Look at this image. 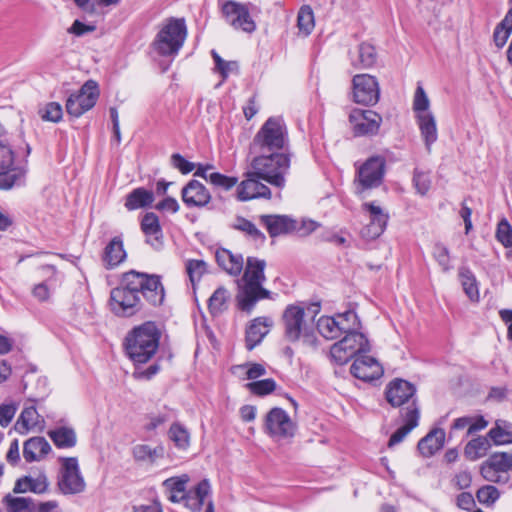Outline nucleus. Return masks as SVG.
<instances>
[{
    "label": "nucleus",
    "mask_w": 512,
    "mask_h": 512,
    "mask_svg": "<svg viewBox=\"0 0 512 512\" xmlns=\"http://www.w3.org/2000/svg\"><path fill=\"white\" fill-rule=\"evenodd\" d=\"M62 116V106L57 102H50L44 108L42 119L45 121L57 123L62 119Z\"/></svg>",
    "instance_id": "69168bd1"
},
{
    "label": "nucleus",
    "mask_w": 512,
    "mask_h": 512,
    "mask_svg": "<svg viewBox=\"0 0 512 512\" xmlns=\"http://www.w3.org/2000/svg\"><path fill=\"white\" fill-rule=\"evenodd\" d=\"M140 294L153 306H159L165 298L160 277L130 270L122 275L120 285L110 292L111 311L120 317H131L141 310Z\"/></svg>",
    "instance_id": "f257e3e1"
},
{
    "label": "nucleus",
    "mask_w": 512,
    "mask_h": 512,
    "mask_svg": "<svg viewBox=\"0 0 512 512\" xmlns=\"http://www.w3.org/2000/svg\"><path fill=\"white\" fill-rule=\"evenodd\" d=\"M353 100L361 105L373 106L379 101L377 79L369 74H357L352 79Z\"/></svg>",
    "instance_id": "9b49d317"
},
{
    "label": "nucleus",
    "mask_w": 512,
    "mask_h": 512,
    "mask_svg": "<svg viewBox=\"0 0 512 512\" xmlns=\"http://www.w3.org/2000/svg\"><path fill=\"white\" fill-rule=\"evenodd\" d=\"M476 497L480 503L490 505L498 500L500 492L495 486L486 485L477 491Z\"/></svg>",
    "instance_id": "13d9d810"
},
{
    "label": "nucleus",
    "mask_w": 512,
    "mask_h": 512,
    "mask_svg": "<svg viewBox=\"0 0 512 512\" xmlns=\"http://www.w3.org/2000/svg\"><path fill=\"white\" fill-rule=\"evenodd\" d=\"M234 374L245 373L247 379H256L266 374V370L262 364L254 363L249 368L247 365H237L232 368Z\"/></svg>",
    "instance_id": "052dcab7"
},
{
    "label": "nucleus",
    "mask_w": 512,
    "mask_h": 512,
    "mask_svg": "<svg viewBox=\"0 0 512 512\" xmlns=\"http://www.w3.org/2000/svg\"><path fill=\"white\" fill-rule=\"evenodd\" d=\"M216 261L230 275L237 276L243 269V257L240 254H232L227 249H218L215 254Z\"/></svg>",
    "instance_id": "7c9ffc66"
},
{
    "label": "nucleus",
    "mask_w": 512,
    "mask_h": 512,
    "mask_svg": "<svg viewBox=\"0 0 512 512\" xmlns=\"http://www.w3.org/2000/svg\"><path fill=\"white\" fill-rule=\"evenodd\" d=\"M51 450L49 442L42 436L31 437L23 443V457L28 463L43 460Z\"/></svg>",
    "instance_id": "b1692460"
},
{
    "label": "nucleus",
    "mask_w": 512,
    "mask_h": 512,
    "mask_svg": "<svg viewBox=\"0 0 512 512\" xmlns=\"http://www.w3.org/2000/svg\"><path fill=\"white\" fill-rule=\"evenodd\" d=\"M416 387L403 379L393 380L387 387L386 399L393 407H400L407 404L409 407L414 401L417 404L415 397Z\"/></svg>",
    "instance_id": "dca6fc26"
},
{
    "label": "nucleus",
    "mask_w": 512,
    "mask_h": 512,
    "mask_svg": "<svg viewBox=\"0 0 512 512\" xmlns=\"http://www.w3.org/2000/svg\"><path fill=\"white\" fill-rule=\"evenodd\" d=\"M250 164L255 175L272 186L282 189L290 169V154L287 152H258Z\"/></svg>",
    "instance_id": "20e7f679"
},
{
    "label": "nucleus",
    "mask_w": 512,
    "mask_h": 512,
    "mask_svg": "<svg viewBox=\"0 0 512 512\" xmlns=\"http://www.w3.org/2000/svg\"><path fill=\"white\" fill-rule=\"evenodd\" d=\"M363 208L368 211L370 215V222L363 229V235L371 239L379 237L386 228L388 215L383 212L380 206L374 203H364Z\"/></svg>",
    "instance_id": "4be33fe9"
},
{
    "label": "nucleus",
    "mask_w": 512,
    "mask_h": 512,
    "mask_svg": "<svg viewBox=\"0 0 512 512\" xmlns=\"http://www.w3.org/2000/svg\"><path fill=\"white\" fill-rule=\"evenodd\" d=\"M486 462L499 470L500 473L502 472L508 474V471L512 470V453H494L488 458Z\"/></svg>",
    "instance_id": "09e8293b"
},
{
    "label": "nucleus",
    "mask_w": 512,
    "mask_h": 512,
    "mask_svg": "<svg viewBox=\"0 0 512 512\" xmlns=\"http://www.w3.org/2000/svg\"><path fill=\"white\" fill-rule=\"evenodd\" d=\"M297 24L299 30L305 35H309L311 33L314 28V14L309 6L301 7L298 13Z\"/></svg>",
    "instance_id": "8fccbe9b"
},
{
    "label": "nucleus",
    "mask_w": 512,
    "mask_h": 512,
    "mask_svg": "<svg viewBox=\"0 0 512 512\" xmlns=\"http://www.w3.org/2000/svg\"><path fill=\"white\" fill-rule=\"evenodd\" d=\"M169 437L179 448L185 449L189 445V433L179 424H173L170 427Z\"/></svg>",
    "instance_id": "5fc2aeb1"
},
{
    "label": "nucleus",
    "mask_w": 512,
    "mask_h": 512,
    "mask_svg": "<svg viewBox=\"0 0 512 512\" xmlns=\"http://www.w3.org/2000/svg\"><path fill=\"white\" fill-rule=\"evenodd\" d=\"M14 164V152L4 142L0 141V169L16 167Z\"/></svg>",
    "instance_id": "338daca9"
},
{
    "label": "nucleus",
    "mask_w": 512,
    "mask_h": 512,
    "mask_svg": "<svg viewBox=\"0 0 512 512\" xmlns=\"http://www.w3.org/2000/svg\"><path fill=\"white\" fill-rule=\"evenodd\" d=\"M288 142V132L284 121L271 117L255 135L252 147L256 152H279L286 150Z\"/></svg>",
    "instance_id": "0eeeda50"
},
{
    "label": "nucleus",
    "mask_w": 512,
    "mask_h": 512,
    "mask_svg": "<svg viewBox=\"0 0 512 512\" xmlns=\"http://www.w3.org/2000/svg\"><path fill=\"white\" fill-rule=\"evenodd\" d=\"M341 340L347 342L348 348L354 350L355 355L370 350L368 339L359 330L345 333Z\"/></svg>",
    "instance_id": "a18cd8bd"
},
{
    "label": "nucleus",
    "mask_w": 512,
    "mask_h": 512,
    "mask_svg": "<svg viewBox=\"0 0 512 512\" xmlns=\"http://www.w3.org/2000/svg\"><path fill=\"white\" fill-rule=\"evenodd\" d=\"M233 0L225 1L221 7L226 22L235 30L245 33H253L256 30V23L250 15L249 6Z\"/></svg>",
    "instance_id": "9d476101"
},
{
    "label": "nucleus",
    "mask_w": 512,
    "mask_h": 512,
    "mask_svg": "<svg viewBox=\"0 0 512 512\" xmlns=\"http://www.w3.org/2000/svg\"><path fill=\"white\" fill-rule=\"evenodd\" d=\"M141 229L147 237V242L156 249L162 245V229L158 216L149 212L146 213L141 221Z\"/></svg>",
    "instance_id": "cd10ccee"
},
{
    "label": "nucleus",
    "mask_w": 512,
    "mask_h": 512,
    "mask_svg": "<svg viewBox=\"0 0 512 512\" xmlns=\"http://www.w3.org/2000/svg\"><path fill=\"white\" fill-rule=\"evenodd\" d=\"M416 120L425 146L428 152H430L432 144L435 143L438 138L435 117L432 113H422L416 116Z\"/></svg>",
    "instance_id": "c756f323"
},
{
    "label": "nucleus",
    "mask_w": 512,
    "mask_h": 512,
    "mask_svg": "<svg viewBox=\"0 0 512 512\" xmlns=\"http://www.w3.org/2000/svg\"><path fill=\"white\" fill-rule=\"evenodd\" d=\"M187 274L193 286L207 271V265L203 260H189L186 264Z\"/></svg>",
    "instance_id": "864d4df0"
},
{
    "label": "nucleus",
    "mask_w": 512,
    "mask_h": 512,
    "mask_svg": "<svg viewBox=\"0 0 512 512\" xmlns=\"http://www.w3.org/2000/svg\"><path fill=\"white\" fill-rule=\"evenodd\" d=\"M44 424V418L38 413L34 404L30 403L22 409L14 424V430L21 435H26L31 431L42 430Z\"/></svg>",
    "instance_id": "aec40b11"
},
{
    "label": "nucleus",
    "mask_w": 512,
    "mask_h": 512,
    "mask_svg": "<svg viewBox=\"0 0 512 512\" xmlns=\"http://www.w3.org/2000/svg\"><path fill=\"white\" fill-rule=\"evenodd\" d=\"M31 152L30 146L26 145V157ZM28 160H25L13 168L0 169V190H10L14 186H22L25 183L28 171Z\"/></svg>",
    "instance_id": "412c9836"
},
{
    "label": "nucleus",
    "mask_w": 512,
    "mask_h": 512,
    "mask_svg": "<svg viewBox=\"0 0 512 512\" xmlns=\"http://www.w3.org/2000/svg\"><path fill=\"white\" fill-rule=\"evenodd\" d=\"M259 220L271 237L290 233L297 228L296 221L287 215H261Z\"/></svg>",
    "instance_id": "5701e85b"
},
{
    "label": "nucleus",
    "mask_w": 512,
    "mask_h": 512,
    "mask_svg": "<svg viewBox=\"0 0 512 512\" xmlns=\"http://www.w3.org/2000/svg\"><path fill=\"white\" fill-rule=\"evenodd\" d=\"M161 332L153 322H145L130 331L125 338L129 358L138 364L148 362L159 347Z\"/></svg>",
    "instance_id": "7ed1b4c3"
},
{
    "label": "nucleus",
    "mask_w": 512,
    "mask_h": 512,
    "mask_svg": "<svg viewBox=\"0 0 512 512\" xmlns=\"http://www.w3.org/2000/svg\"><path fill=\"white\" fill-rule=\"evenodd\" d=\"M48 436L58 448H72L76 445L77 437L73 428L61 426L48 431Z\"/></svg>",
    "instance_id": "f704fd0d"
},
{
    "label": "nucleus",
    "mask_w": 512,
    "mask_h": 512,
    "mask_svg": "<svg viewBox=\"0 0 512 512\" xmlns=\"http://www.w3.org/2000/svg\"><path fill=\"white\" fill-rule=\"evenodd\" d=\"M232 228L243 232L253 240H265V235L255 226V224L244 217H237L232 224Z\"/></svg>",
    "instance_id": "de8ad7c7"
},
{
    "label": "nucleus",
    "mask_w": 512,
    "mask_h": 512,
    "mask_svg": "<svg viewBox=\"0 0 512 512\" xmlns=\"http://www.w3.org/2000/svg\"><path fill=\"white\" fill-rule=\"evenodd\" d=\"M265 267V260L255 257L247 258L244 274L238 281L239 291L236 299L240 310L250 313L257 301L269 297L270 291L262 286L266 280Z\"/></svg>",
    "instance_id": "f03ea898"
},
{
    "label": "nucleus",
    "mask_w": 512,
    "mask_h": 512,
    "mask_svg": "<svg viewBox=\"0 0 512 512\" xmlns=\"http://www.w3.org/2000/svg\"><path fill=\"white\" fill-rule=\"evenodd\" d=\"M404 425L398 428L390 437L388 446L392 447L400 443L415 427L418 426L420 409L415 401L409 407H403L400 411Z\"/></svg>",
    "instance_id": "6ab92c4d"
},
{
    "label": "nucleus",
    "mask_w": 512,
    "mask_h": 512,
    "mask_svg": "<svg viewBox=\"0 0 512 512\" xmlns=\"http://www.w3.org/2000/svg\"><path fill=\"white\" fill-rule=\"evenodd\" d=\"M483 478L489 482L505 484L509 481V475L500 473L499 470L492 467L488 462H484L480 469Z\"/></svg>",
    "instance_id": "3c124183"
},
{
    "label": "nucleus",
    "mask_w": 512,
    "mask_h": 512,
    "mask_svg": "<svg viewBox=\"0 0 512 512\" xmlns=\"http://www.w3.org/2000/svg\"><path fill=\"white\" fill-rule=\"evenodd\" d=\"M187 37L184 19H169L159 30L151 46L160 56L174 57L182 48Z\"/></svg>",
    "instance_id": "423d86ee"
},
{
    "label": "nucleus",
    "mask_w": 512,
    "mask_h": 512,
    "mask_svg": "<svg viewBox=\"0 0 512 512\" xmlns=\"http://www.w3.org/2000/svg\"><path fill=\"white\" fill-rule=\"evenodd\" d=\"M18 409L16 402H8L0 404V426L6 428L12 422Z\"/></svg>",
    "instance_id": "680f3d73"
},
{
    "label": "nucleus",
    "mask_w": 512,
    "mask_h": 512,
    "mask_svg": "<svg viewBox=\"0 0 512 512\" xmlns=\"http://www.w3.org/2000/svg\"><path fill=\"white\" fill-rule=\"evenodd\" d=\"M349 122L355 136L375 135L379 131L382 117L375 111L356 108L351 111Z\"/></svg>",
    "instance_id": "ddd939ff"
},
{
    "label": "nucleus",
    "mask_w": 512,
    "mask_h": 512,
    "mask_svg": "<svg viewBox=\"0 0 512 512\" xmlns=\"http://www.w3.org/2000/svg\"><path fill=\"white\" fill-rule=\"evenodd\" d=\"M246 387L255 395L263 396L273 392L276 383L273 379L268 378L259 381H253L246 384Z\"/></svg>",
    "instance_id": "6e6d98bb"
},
{
    "label": "nucleus",
    "mask_w": 512,
    "mask_h": 512,
    "mask_svg": "<svg viewBox=\"0 0 512 512\" xmlns=\"http://www.w3.org/2000/svg\"><path fill=\"white\" fill-rule=\"evenodd\" d=\"M377 61L375 47L363 42L359 45L356 57H351V64L357 69H367L372 67Z\"/></svg>",
    "instance_id": "72a5a7b5"
},
{
    "label": "nucleus",
    "mask_w": 512,
    "mask_h": 512,
    "mask_svg": "<svg viewBox=\"0 0 512 512\" xmlns=\"http://www.w3.org/2000/svg\"><path fill=\"white\" fill-rule=\"evenodd\" d=\"M47 488L48 482L45 475H39L36 478L24 476L16 481L13 492L26 493L30 491L36 494H42L46 492Z\"/></svg>",
    "instance_id": "473e14b6"
},
{
    "label": "nucleus",
    "mask_w": 512,
    "mask_h": 512,
    "mask_svg": "<svg viewBox=\"0 0 512 512\" xmlns=\"http://www.w3.org/2000/svg\"><path fill=\"white\" fill-rule=\"evenodd\" d=\"M230 294L224 287L217 288L208 300V308L213 316L222 314L228 308Z\"/></svg>",
    "instance_id": "4c0bfd02"
},
{
    "label": "nucleus",
    "mask_w": 512,
    "mask_h": 512,
    "mask_svg": "<svg viewBox=\"0 0 512 512\" xmlns=\"http://www.w3.org/2000/svg\"><path fill=\"white\" fill-rule=\"evenodd\" d=\"M413 183L414 187L416 188L417 192L424 196L427 194V192L430 189L431 186V179L429 174L419 171L418 169H415L414 175H413Z\"/></svg>",
    "instance_id": "0e129e2a"
},
{
    "label": "nucleus",
    "mask_w": 512,
    "mask_h": 512,
    "mask_svg": "<svg viewBox=\"0 0 512 512\" xmlns=\"http://www.w3.org/2000/svg\"><path fill=\"white\" fill-rule=\"evenodd\" d=\"M126 256L122 237L115 236L104 248L102 262L105 268L113 269L120 265Z\"/></svg>",
    "instance_id": "a878e982"
},
{
    "label": "nucleus",
    "mask_w": 512,
    "mask_h": 512,
    "mask_svg": "<svg viewBox=\"0 0 512 512\" xmlns=\"http://www.w3.org/2000/svg\"><path fill=\"white\" fill-rule=\"evenodd\" d=\"M211 492V486L207 479L200 481L193 489L186 491L182 500L190 510L197 512L205 505L206 499Z\"/></svg>",
    "instance_id": "bb28decb"
},
{
    "label": "nucleus",
    "mask_w": 512,
    "mask_h": 512,
    "mask_svg": "<svg viewBox=\"0 0 512 512\" xmlns=\"http://www.w3.org/2000/svg\"><path fill=\"white\" fill-rule=\"evenodd\" d=\"M433 257L444 272H448L451 269L450 254L446 246L441 243L435 244L433 249Z\"/></svg>",
    "instance_id": "bf43d9fd"
},
{
    "label": "nucleus",
    "mask_w": 512,
    "mask_h": 512,
    "mask_svg": "<svg viewBox=\"0 0 512 512\" xmlns=\"http://www.w3.org/2000/svg\"><path fill=\"white\" fill-rule=\"evenodd\" d=\"M296 431V422L282 408L274 407L266 414L264 432L275 441L291 439Z\"/></svg>",
    "instance_id": "6e6552de"
},
{
    "label": "nucleus",
    "mask_w": 512,
    "mask_h": 512,
    "mask_svg": "<svg viewBox=\"0 0 512 512\" xmlns=\"http://www.w3.org/2000/svg\"><path fill=\"white\" fill-rule=\"evenodd\" d=\"M496 238L505 247L512 246V228L506 219H502L497 226Z\"/></svg>",
    "instance_id": "e2e57ef3"
},
{
    "label": "nucleus",
    "mask_w": 512,
    "mask_h": 512,
    "mask_svg": "<svg viewBox=\"0 0 512 512\" xmlns=\"http://www.w3.org/2000/svg\"><path fill=\"white\" fill-rule=\"evenodd\" d=\"M181 198L188 208H202L211 201V194L204 184L193 179L182 188Z\"/></svg>",
    "instance_id": "a211bd4d"
},
{
    "label": "nucleus",
    "mask_w": 512,
    "mask_h": 512,
    "mask_svg": "<svg viewBox=\"0 0 512 512\" xmlns=\"http://www.w3.org/2000/svg\"><path fill=\"white\" fill-rule=\"evenodd\" d=\"M188 481L189 477L187 475H182L180 477L166 479L163 482V486L168 491V499L171 502H182L186 493V484Z\"/></svg>",
    "instance_id": "c9c22d12"
},
{
    "label": "nucleus",
    "mask_w": 512,
    "mask_h": 512,
    "mask_svg": "<svg viewBox=\"0 0 512 512\" xmlns=\"http://www.w3.org/2000/svg\"><path fill=\"white\" fill-rule=\"evenodd\" d=\"M430 101L422 86H418L413 99V110L416 116L422 113H432L429 111Z\"/></svg>",
    "instance_id": "603ef678"
},
{
    "label": "nucleus",
    "mask_w": 512,
    "mask_h": 512,
    "mask_svg": "<svg viewBox=\"0 0 512 512\" xmlns=\"http://www.w3.org/2000/svg\"><path fill=\"white\" fill-rule=\"evenodd\" d=\"M9 512H34L35 503L30 497H13L10 494L3 499Z\"/></svg>",
    "instance_id": "37998d69"
},
{
    "label": "nucleus",
    "mask_w": 512,
    "mask_h": 512,
    "mask_svg": "<svg viewBox=\"0 0 512 512\" xmlns=\"http://www.w3.org/2000/svg\"><path fill=\"white\" fill-rule=\"evenodd\" d=\"M98 97L99 88L97 82L88 80L78 92L68 97L66 111L70 116L78 118L95 106Z\"/></svg>",
    "instance_id": "1a4fd4ad"
},
{
    "label": "nucleus",
    "mask_w": 512,
    "mask_h": 512,
    "mask_svg": "<svg viewBox=\"0 0 512 512\" xmlns=\"http://www.w3.org/2000/svg\"><path fill=\"white\" fill-rule=\"evenodd\" d=\"M385 169V159L373 156L367 159L358 170V182L362 189H371L381 184Z\"/></svg>",
    "instance_id": "2eb2a0df"
},
{
    "label": "nucleus",
    "mask_w": 512,
    "mask_h": 512,
    "mask_svg": "<svg viewBox=\"0 0 512 512\" xmlns=\"http://www.w3.org/2000/svg\"><path fill=\"white\" fill-rule=\"evenodd\" d=\"M330 355L332 360L339 365L346 364L352 357L355 356L354 350L348 348L347 342L342 340L332 345L330 349Z\"/></svg>",
    "instance_id": "49530a36"
},
{
    "label": "nucleus",
    "mask_w": 512,
    "mask_h": 512,
    "mask_svg": "<svg viewBox=\"0 0 512 512\" xmlns=\"http://www.w3.org/2000/svg\"><path fill=\"white\" fill-rule=\"evenodd\" d=\"M272 321L267 317H257L253 319L246 329V348L254 349L260 344L263 338L269 333Z\"/></svg>",
    "instance_id": "393cba45"
},
{
    "label": "nucleus",
    "mask_w": 512,
    "mask_h": 512,
    "mask_svg": "<svg viewBox=\"0 0 512 512\" xmlns=\"http://www.w3.org/2000/svg\"><path fill=\"white\" fill-rule=\"evenodd\" d=\"M336 322H339L338 326L342 334L360 330L361 322L358 315L353 310H347L343 313H338L334 316Z\"/></svg>",
    "instance_id": "79ce46f5"
},
{
    "label": "nucleus",
    "mask_w": 512,
    "mask_h": 512,
    "mask_svg": "<svg viewBox=\"0 0 512 512\" xmlns=\"http://www.w3.org/2000/svg\"><path fill=\"white\" fill-rule=\"evenodd\" d=\"M210 178V184H212L215 188L222 189L224 191H229L232 189L238 182L237 177L226 176L219 172H212Z\"/></svg>",
    "instance_id": "4d7b16f0"
},
{
    "label": "nucleus",
    "mask_w": 512,
    "mask_h": 512,
    "mask_svg": "<svg viewBox=\"0 0 512 512\" xmlns=\"http://www.w3.org/2000/svg\"><path fill=\"white\" fill-rule=\"evenodd\" d=\"M491 444L488 438L486 437H477L470 440L464 449V454L466 458L469 460H477L486 455L487 451L490 449Z\"/></svg>",
    "instance_id": "58836bf2"
},
{
    "label": "nucleus",
    "mask_w": 512,
    "mask_h": 512,
    "mask_svg": "<svg viewBox=\"0 0 512 512\" xmlns=\"http://www.w3.org/2000/svg\"><path fill=\"white\" fill-rule=\"evenodd\" d=\"M444 440V430L435 428L419 441L418 450L424 457H430L443 447Z\"/></svg>",
    "instance_id": "c85d7f7f"
},
{
    "label": "nucleus",
    "mask_w": 512,
    "mask_h": 512,
    "mask_svg": "<svg viewBox=\"0 0 512 512\" xmlns=\"http://www.w3.org/2000/svg\"><path fill=\"white\" fill-rule=\"evenodd\" d=\"M154 202V193L143 187L133 189L127 194L125 208L129 211L149 207Z\"/></svg>",
    "instance_id": "2f4dec72"
},
{
    "label": "nucleus",
    "mask_w": 512,
    "mask_h": 512,
    "mask_svg": "<svg viewBox=\"0 0 512 512\" xmlns=\"http://www.w3.org/2000/svg\"><path fill=\"white\" fill-rule=\"evenodd\" d=\"M282 322L285 340L291 343L301 340L305 346H317V338L312 325L305 320L304 307L296 304L288 305L283 312Z\"/></svg>",
    "instance_id": "39448f33"
},
{
    "label": "nucleus",
    "mask_w": 512,
    "mask_h": 512,
    "mask_svg": "<svg viewBox=\"0 0 512 512\" xmlns=\"http://www.w3.org/2000/svg\"><path fill=\"white\" fill-rule=\"evenodd\" d=\"M350 371L355 378L366 382L376 380L383 374L381 364L375 358L367 355L356 357Z\"/></svg>",
    "instance_id": "f3484780"
},
{
    "label": "nucleus",
    "mask_w": 512,
    "mask_h": 512,
    "mask_svg": "<svg viewBox=\"0 0 512 512\" xmlns=\"http://www.w3.org/2000/svg\"><path fill=\"white\" fill-rule=\"evenodd\" d=\"M488 436L496 445L512 443V424L506 421H497Z\"/></svg>",
    "instance_id": "ea45409f"
},
{
    "label": "nucleus",
    "mask_w": 512,
    "mask_h": 512,
    "mask_svg": "<svg viewBox=\"0 0 512 512\" xmlns=\"http://www.w3.org/2000/svg\"><path fill=\"white\" fill-rule=\"evenodd\" d=\"M459 278L469 299L477 301L479 299V290L476 278L472 271L466 267H461L459 269Z\"/></svg>",
    "instance_id": "a19ab883"
},
{
    "label": "nucleus",
    "mask_w": 512,
    "mask_h": 512,
    "mask_svg": "<svg viewBox=\"0 0 512 512\" xmlns=\"http://www.w3.org/2000/svg\"><path fill=\"white\" fill-rule=\"evenodd\" d=\"M58 486L64 494H78L84 491L86 484L80 473L77 458L69 457L62 459Z\"/></svg>",
    "instance_id": "f8f14e48"
},
{
    "label": "nucleus",
    "mask_w": 512,
    "mask_h": 512,
    "mask_svg": "<svg viewBox=\"0 0 512 512\" xmlns=\"http://www.w3.org/2000/svg\"><path fill=\"white\" fill-rule=\"evenodd\" d=\"M164 449L162 446L151 447L147 444L135 445L132 449L133 457L136 461L154 463L158 458L163 456Z\"/></svg>",
    "instance_id": "e433bc0d"
},
{
    "label": "nucleus",
    "mask_w": 512,
    "mask_h": 512,
    "mask_svg": "<svg viewBox=\"0 0 512 512\" xmlns=\"http://www.w3.org/2000/svg\"><path fill=\"white\" fill-rule=\"evenodd\" d=\"M334 316H321L317 321L319 333L326 339H336L342 335Z\"/></svg>",
    "instance_id": "c03bdc74"
},
{
    "label": "nucleus",
    "mask_w": 512,
    "mask_h": 512,
    "mask_svg": "<svg viewBox=\"0 0 512 512\" xmlns=\"http://www.w3.org/2000/svg\"><path fill=\"white\" fill-rule=\"evenodd\" d=\"M262 181V177L255 175L253 170L245 173V179L237 186V199L241 202L258 198H271V190Z\"/></svg>",
    "instance_id": "4468645a"
},
{
    "label": "nucleus",
    "mask_w": 512,
    "mask_h": 512,
    "mask_svg": "<svg viewBox=\"0 0 512 512\" xmlns=\"http://www.w3.org/2000/svg\"><path fill=\"white\" fill-rule=\"evenodd\" d=\"M171 165L178 169L182 174H188L195 168V164L186 160L181 154L174 153L171 156Z\"/></svg>",
    "instance_id": "774afa93"
}]
</instances>
